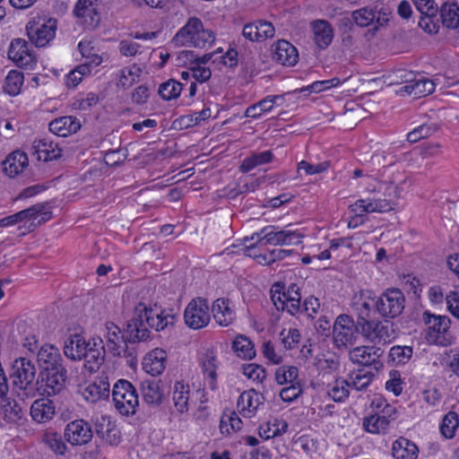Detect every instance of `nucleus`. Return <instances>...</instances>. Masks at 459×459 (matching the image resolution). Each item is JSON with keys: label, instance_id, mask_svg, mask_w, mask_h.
<instances>
[{"label": "nucleus", "instance_id": "obj_1", "mask_svg": "<svg viewBox=\"0 0 459 459\" xmlns=\"http://www.w3.org/2000/svg\"><path fill=\"white\" fill-rule=\"evenodd\" d=\"M175 316L156 304L154 307H148L145 303H138L134 311L132 318L127 322L126 336L122 334L121 329L112 322L105 324L106 346L109 353L120 355L122 345L125 342L135 343L145 341L149 337L151 327L156 331L164 330L167 326L174 325Z\"/></svg>", "mask_w": 459, "mask_h": 459}, {"label": "nucleus", "instance_id": "obj_2", "mask_svg": "<svg viewBox=\"0 0 459 459\" xmlns=\"http://www.w3.org/2000/svg\"><path fill=\"white\" fill-rule=\"evenodd\" d=\"M405 307V296L398 288H389L374 301L375 312L384 319H394L400 316Z\"/></svg>", "mask_w": 459, "mask_h": 459}, {"label": "nucleus", "instance_id": "obj_3", "mask_svg": "<svg viewBox=\"0 0 459 459\" xmlns=\"http://www.w3.org/2000/svg\"><path fill=\"white\" fill-rule=\"evenodd\" d=\"M401 191L397 186L389 184L384 193L385 198H367L357 200L351 205L352 211L361 215L363 212H385L393 210L394 200L400 197Z\"/></svg>", "mask_w": 459, "mask_h": 459}, {"label": "nucleus", "instance_id": "obj_4", "mask_svg": "<svg viewBox=\"0 0 459 459\" xmlns=\"http://www.w3.org/2000/svg\"><path fill=\"white\" fill-rule=\"evenodd\" d=\"M274 226H266L259 232L254 233L250 239L256 240L258 244L274 245V246H291L299 245L302 242L303 235L289 229L275 230Z\"/></svg>", "mask_w": 459, "mask_h": 459}, {"label": "nucleus", "instance_id": "obj_5", "mask_svg": "<svg viewBox=\"0 0 459 459\" xmlns=\"http://www.w3.org/2000/svg\"><path fill=\"white\" fill-rule=\"evenodd\" d=\"M112 397L116 409L123 415H133L139 405L135 387L127 380L120 379L113 386Z\"/></svg>", "mask_w": 459, "mask_h": 459}, {"label": "nucleus", "instance_id": "obj_6", "mask_svg": "<svg viewBox=\"0 0 459 459\" xmlns=\"http://www.w3.org/2000/svg\"><path fill=\"white\" fill-rule=\"evenodd\" d=\"M357 330L366 340L375 343L390 342L395 335L394 324L386 319L357 321Z\"/></svg>", "mask_w": 459, "mask_h": 459}, {"label": "nucleus", "instance_id": "obj_7", "mask_svg": "<svg viewBox=\"0 0 459 459\" xmlns=\"http://www.w3.org/2000/svg\"><path fill=\"white\" fill-rule=\"evenodd\" d=\"M35 376L36 368L31 360L26 358H19L13 362L10 378L15 389L33 391Z\"/></svg>", "mask_w": 459, "mask_h": 459}, {"label": "nucleus", "instance_id": "obj_8", "mask_svg": "<svg viewBox=\"0 0 459 459\" xmlns=\"http://www.w3.org/2000/svg\"><path fill=\"white\" fill-rule=\"evenodd\" d=\"M421 322L426 326L425 339L429 343L438 344L442 343L441 339L448 331L451 325V320L446 316H440L432 314L430 311L426 310L422 313Z\"/></svg>", "mask_w": 459, "mask_h": 459}, {"label": "nucleus", "instance_id": "obj_9", "mask_svg": "<svg viewBox=\"0 0 459 459\" xmlns=\"http://www.w3.org/2000/svg\"><path fill=\"white\" fill-rule=\"evenodd\" d=\"M186 325L194 330L205 327L211 319L208 301L205 299L196 298L186 306L184 313Z\"/></svg>", "mask_w": 459, "mask_h": 459}, {"label": "nucleus", "instance_id": "obj_10", "mask_svg": "<svg viewBox=\"0 0 459 459\" xmlns=\"http://www.w3.org/2000/svg\"><path fill=\"white\" fill-rule=\"evenodd\" d=\"M357 324L348 315L337 316L333 329V338L338 349L347 348L354 343L356 340Z\"/></svg>", "mask_w": 459, "mask_h": 459}, {"label": "nucleus", "instance_id": "obj_11", "mask_svg": "<svg viewBox=\"0 0 459 459\" xmlns=\"http://www.w3.org/2000/svg\"><path fill=\"white\" fill-rule=\"evenodd\" d=\"M93 437L91 425L83 419L68 422L64 429V439L73 446L89 444Z\"/></svg>", "mask_w": 459, "mask_h": 459}, {"label": "nucleus", "instance_id": "obj_12", "mask_svg": "<svg viewBox=\"0 0 459 459\" xmlns=\"http://www.w3.org/2000/svg\"><path fill=\"white\" fill-rule=\"evenodd\" d=\"M384 351L376 346H358L349 351V359L353 364L363 367H371L376 371L384 368L380 358Z\"/></svg>", "mask_w": 459, "mask_h": 459}, {"label": "nucleus", "instance_id": "obj_13", "mask_svg": "<svg viewBox=\"0 0 459 459\" xmlns=\"http://www.w3.org/2000/svg\"><path fill=\"white\" fill-rule=\"evenodd\" d=\"M67 381L66 368L39 372L38 384L39 389L47 396L59 394L65 388Z\"/></svg>", "mask_w": 459, "mask_h": 459}, {"label": "nucleus", "instance_id": "obj_14", "mask_svg": "<svg viewBox=\"0 0 459 459\" xmlns=\"http://www.w3.org/2000/svg\"><path fill=\"white\" fill-rule=\"evenodd\" d=\"M8 57L17 66L25 69H32L37 63L33 51L29 48L26 40L15 39L11 42Z\"/></svg>", "mask_w": 459, "mask_h": 459}, {"label": "nucleus", "instance_id": "obj_15", "mask_svg": "<svg viewBox=\"0 0 459 459\" xmlns=\"http://www.w3.org/2000/svg\"><path fill=\"white\" fill-rule=\"evenodd\" d=\"M28 37L36 47H45L55 38L56 21L49 19L47 22L38 26L35 22H29L26 26Z\"/></svg>", "mask_w": 459, "mask_h": 459}, {"label": "nucleus", "instance_id": "obj_16", "mask_svg": "<svg viewBox=\"0 0 459 459\" xmlns=\"http://www.w3.org/2000/svg\"><path fill=\"white\" fill-rule=\"evenodd\" d=\"M88 345L82 359H84V368L92 373L96 372L103 364L106 348L100 336L91 338L88 341Z\"/></svg>", "mask_w": 459, "mask_h": 459}, {"label": "nucleus", "instance_id": "obj_17", "mask_svg": "<svg viewBox=\"0 0 459 459\" xmlns=\"http://www.w3.org/2000/svg\"><path fill=\"white\" fill-rule=\"evenodd\" d=\"M39 372L59 370L65 368L64 359L59 350L51 344H45L40 347L37 354Z\"/></svg>", "mask_w": 459, "mask_h": 459}, {"label": "nucleus", "instance_id": "obj_18", "mask_svg": "<svg viewBox=\"0 0 459 459\" xmlns=\"http://www.w3.org/2000/svg\"><path fill=\"white\" fill-rule=\"evenodd\" d=\"M195 389L184 381H176L172 387V401L176 410L184 413L195 403Z\"/></svg>", "mask_w": 459, "mask_h": 459}, {"label": "nucleus", "instance_id": "obj_19", "mask_svg": "<svg viewBox=\"0 0 459 459\" xmlns=\"http://www.w3.org/2000/svg\"><path fill=\"white\" fill-rule=\"evenodd\" d=\"M167 352L163 349L156 348L148 352L143 360V369L149 375L156 377L166 368Z\"/></svg>", "mask_w": 459, "mask_h": 459}, {"label": "nucleus", "instance_id": "obj_20", "mask_svg": "<svg viewBox=\"0 0 459 459\" xmlns=\"http://www.w3.org/2000/svg\"><path fill=\"white\" fill-rule=\"evenodd\" d=\"M201 28V20L196 17H191L186 23L176 33L172 39V43L176 47H194V40L198 29Z\"/></svg>", "mask_w": 459, "mask_h": 459}, {"label": "nucleus", "instance_id": "obj_21", "mask_svg": "<svg viewBox=\"0 0 459 459\" xmlns=\"http://www.w3.org/2000/svg\"><path fill=\"white\" fill-rule=\"evenodd\" d=\"M296 48L287 40H279L273 45V59L282 65L291 66L298 62Z\"/></svg>", "mask_w": 459, "mask_h": 459}, {"label": "nucleus", "instance_id": "obj_22", "mask_svg": "<svg viewBox=\"0 0 459 459\" xmlns=\"http://www.w3.org/2000/svg\"><path fill=\"white\" fill-rule=\"evenodd\" d=\"M96 2L97 0H78L74 8V14L77 18L84 19L89 29L96 28L100 22V16L94 7Z\"/></svg>", "mask_w": 459, "mask_h": 459}, {"label": "nucleus", "instance_id": "obj_23", "mask_svg": "<svg viewBox=\"0 0 459 459\" xmlns=\"http://www.w3.org/2000/svg\"><path fill=\"white\" fill-rule=\"evenodd\" d=\"M143 401L150 406H159L162 403L164 394L160 380L145 379L141 382Z\"/></svg>", "mask_w": 459, "mask_h": 459}, {"label": "nucleus", "instance_id": "obj_24", "mask_svg": "<svg viewBox=\"0 0 459 459\" xmlns=\"http://www.w3.org/2000/svg\"><path fill=\"white\" fill-rule=\"evenodd\" d=\"M263 403L264 396L254 389H250L239 395L237 407L242 416L250 418Z\"/></svg>", "mask_w": 459, "mask_h": 459}, {"label": "nucleus", "instance_id": "obj_25", "mask_svg": "<svg viewBox=\"0 0 459 459\" xmlns=\"http://www.w3.org/2000/svg\"><path fill=\"white\" fill-rule=\"evenodd\" d=\"M34 153L38 155L39 160L49 161L61 157L62 150L53 140L44 137L35 140L32 144Z\"/></svg>", "mask_w": 459, "mask_h": 459}, {"label": "nucleus", "instance_id": "obj_26", "mask_svg": "<svg viewBox=\"0 0 459 459\" xmlns=\"http://www.w3.org/2000/svg\"><path fill=\"white\" fill-rule=\"evenodd\" d=\"M56 414V405L48 398L34 401L30 406V416L33 420L44 423L53 419Z\"/></svg>", "mask_w": 459, "mask_h": 459}, {"label": "nucleus", "instance_id": "obj_27", "mask_svg": "<svg viewBox=\"0 0 459 459\" xmlns=\"http://www.w3.org/2000/svg\"><path fill=\"white\" fill-rule=\"evenodd\" d=\"M314 41L320 49L326 48L333 41V29L325 20H316L311 22Z\"/></svg>", "mask_w": 459, "mask_h": 459}, {"label": "nucleus", "instance_id": "obj_28", "mask_svg": "<svg viewBox=\"0 0 459 459\" xmlns=\"http://www.w3.org/2000/svg\"><path fill=\"white\" fill-rule=\"evenodd\" d=\"M29 165V160L25 152L14 151L3 161V170L10 178L22 173Z\"/></svg>", "mask_w": 459, "mask_h": 459}, {"label": "nucleus", "instance_id": "obj_29", "mask_svg": "<svg viewBox=\"0 0 459 459\" xmlns=\"http://www.w3.org/2000/svg\"><path fill=\"white\" fill-rule=\"evenodd\" d=\"M49 131L57 136H67L75 134L81 128L80 121L72 116L56 118L48 125Z\"/></svg>", "mask_w": 459, "mask_h": 459}, {"label": "nucleus", "instance_id": "obj_30", "mask_svg": "<svg viewBox=\"0 0 459 459\" xmlns=\"http://www.w3.org/2000/svg\"><path fill=\"white\" fill-rule=\"evenodd\" d=\"M88 346V342L82 335L74 333L65 341L63 350L68 359L81 360Z\"/></svg>", "mask_w": 459, "mask_h": 459}, {"label": "nucleus", "instance_id": "obj_31", "mask_svg": "<svg viewBox=\"0 0 459 459\" xmlns=\"http://www.w3.org/2000/svg\"><path fill=\"white\" fill-rule=\"evenodd\" d=\"M435 83L433 81L420 76L411 82V84L404 85L399 91L401 94L406 93L408 95H413L414 98H420L431 94L435 91Z\"/></svg>", "mask_w": 459, "mask_h": 459}, {"label": "nucleus", "instance_id": "obj_32", "mask_svg": "<svg viewBox=\"0 0 459 459\" xmlns=\"http://www.w3.org/2000/svg\"><path fill=\"white\" fill-rule=\"evenodd\" d=\"M0 414L7 423H17L23 417L21 405L6 394L0 397Z\"/></svg>", "mask_w": 459, "mask_h": 459}, {"label": "nucleus", "instance_id": "obj_33", "mask_svg": "<svg viewBox=\"0 0 459 459\" xmlns=\"http://www.w3.org/2000/svg\"><path fill=\"white\" fill-rule=\"evenodd\" d=\"M418 446L411 440L400 437L393 443L392 455L394 459H417Z\"/></svg>", "mask_w": 459, "mask_h": 459}, {"label": "nucleus", "instance_id": "obj_34", "mask_svg": "<svg viewBox=\"0 0 459 459\" xmlns=\"http://www.w3.org/2000/svg\"><path fill=\"white\" fill-rule=\"evenodd\" d=\"M374 377V373L362 368L351 371L348 375L346 381L350 389L364 391L372 383Z\"/></svg>", "mask_w": 459, "mask_h": 459}, {"label": "nucleus", "instance_id": "obj_35", "mask_svg": "<svg viewBox=\"0 0 459 459\" xmlns=\"http://www.w3.org/2000/svg\"><path fill=\"white\" fill-rule=\"evenodd\" d=\"M274 155L272 151H264L261 152H252L251 155L246 157L239 166V171L247 173L258 166L268 164L273 161Z\"/></svg>", "mask_w": 459, "mask_h": 459}, {"label": "nucleus", "instance_id": "obj_36", "mask_svg": "<svg viewBox=\"0 0 459 459\" xmlns=\"http://www.w3.org/2000/svg\"><path fill=\"white\" fill-rule=\"evenodd\" d=\"M212 312L215 321L222 326H228L234 319V313L228 299H216L212 304Z\"/></svg>", "mask_w": 459, "mask_h": 459}, {"label": "nucleus", "instance_id": "obj_37", "mask_svg": "<svg viewBox=\"0 0 459 459\" xmlns=\"http://www.w3.org/2000/svg\"><path fill=\"white\" fill-rule=\"evenodd\" d=\"M21 222L24 221H35L39 216L40 220L38 224L49 221L52 217V212L47 208L46 204H37L25 210L17 212Z\"/></svg>", "mask_w": 459, "mask_h": 459}, {"label": "nucleus", "instance_id": "obj_38", "mask_svg": "<svg viewBox=\"0 0 459 459\" xmlns=\"http://www.w3.org/2000/svg\"><path fill=\"white\" fill-rule=\"evenodd\" d=\"M442 24L449 29L459 28V6L456 3L446 2L440 7Z\"/></svg>", "mask_w": 459, "mask_h": 459}, {"label": "nucleus", "instance_id": "obj_39", "mask_svg": "<svg viewBox=\"0 0 459 459\" xmlns=\"http://www.w3.org/2000/svg\"><path fill=\"white\" fill-rule=\"evenodd\" d=\"M390 420L379 413L372 414L363 420V427L366 431L372 434H385L389 429Z\"/></svg>", "mask_w": 459, "mask_h": 459}, {"label": "nucleus", "instance_id": "obj_40", "mask_svg": "<svg viewBox=\"0 0 459 459\" xmlns=\"http://www.w3.org/2000/svg\"><path fill=\"white\" fill-rule=\"evenodd\" d=\"M281 99V97L277 95L267 96L262 100L249 106L245 112V116L247 117L257 118L262 114L272 110L276 101Z\"/></svg>", "mask_w": 459, "mask_h": 459}, {"label": "nucleus", "instance_id": "obj_41", "mask_svg": "<svg viewBox=\"0 0 459 459\" xmlns=\"http://www.w3.org/2000/svg\"><path fill=\"white\" fill-rule=\"evenodd\" d=\"M203 372L206 374L212 382L216 380V369L218 368L217 356L212 349L205 350L199 358Z\"/></svg>", "mask_w": 459, "mask_h": 459}, {"label": "nucleus", "instance_id": "obj_42", "mask_svg": "<svg viewBox=\"0 0 459 459\" xmlns=\"http://www.w3.org/2000/svg\"><path fill=\"white\" fill-rule=\"evenodd\" d=\"M42 442L56 455H64L67 451L62 436L56 431H47L42 437Z\"/></svg>", "mask_w": 459, "mask_h": 459}, {"label": "nucleus", "instance_id": "obj_43", "mask_svg": "<svg viewBox=\"0 0 459 459\" xmlns=\"http://www.w3.org/2000/svg\"><path fill=\"white\" fill-rule=\"evenodd\" d=\"M232 349L238 357L245 359H251L255 355L254 344L248 338L243 335L238 336L233 341Z\"/></svg>", "mask_w": 459, "mask_h": 459}, {"label": "nucleus", "instance_id": "obj_44", "mask_svg": "<svg viewBox=\"0 0 459 459\" xmlns=\"http://www.w3.org/2000/svg\"><path fill=\"white\" fill-rule=\"evenodd\" d=\"M458 427L459 416L455 411H450L443 417L439 429L444 437L451 439L455 436Z\"/></svg>", "mask_w": 459, "mask_h": 459}, {"label": "nucleus", "instance_id": "obj_45", "mask_svg": "<svg viewBox=\"0 0 459 459\" xmlns=\"http://www.w3.org/2000/svg\"><path fill=\"white\" fill-rule=\"evenodd\" d=\"M22 84L23 74L16 70H12L4 79L3 90L10 96H16L20 93Z\"/></svg>", "mask_w": 459, "mask_h": 459}, {"label": "nucleus", "instance_id": "obj_46", "mask_svg": "<svg viewBox=\"0 0 459 459\" xmlns=\"http://www.w3.org/2000/svg\"><path fill=\"white\" fill-rule=\"evenodd\" d=\"M183 90V84L174 79L161 83L159 87V94L165 100H175L179 97Z\"/></svg>", "mask_w": 459, "mask_h": 459}, {"label": "nucleus", "instance_id": "obj_47", "mask_svg": "<svg viewBox=\"0 0 459 459\" xmlns=\"http://www.w3.org/2000/svg\"><path fill=\"white\" fill-rule=\"evenodd\" d=\"M327 394L334 402H343L350 394L346 379H336L332 385L328 386Z\"/></svg>", "mask_w": 459, "mask_h": 459}, {"label": "nucleus", "instance_id": "obj_48", "mask_svg": "<svg viewBox=\"0 0 459 459\" xmlns=\"http://www.w3.org/2000/svg\"><path fill=\"white\" fill-rule=\"evenodd\" d=\"M437 129L438 126L434 123L420 125L407 134V140L410 143H417L421 139L429 137L435 134Z\"/></svg>", "mask_w": 459, "mask_h": 459}, {"label": "nucleus", "instance_id": "obj_49", "mask_svg": "<svg viewBox=\"0 0 459 459\" xmlns=\"http://www.w3.org/2000/svg\"><path fill=\"white\" fill-rule=\"evenodd\" d=\"M351 18L359 27H368L375 22L376 12L371 8L363 7L352 12Z\"/></svg>", "mask_w": 459, "mask_h": 459}, {"label": "nucleus", "instance_id": "obj_50", "mask_svg": "<svg viewBox=\"0 0 459 459\" xmlns=\"http://www.w3.org/2000/svg\"><path fill=\"white\" fill-rule=\"evenodd\" d=\"M370 297H365L363 292H360L359 296H355L353 306L355 309L358 311V319L357 321H365L368 319L371 304L369 302Z\"/></svg>", "mask_w": 459, "mask_h": 459}, {"label": "nucleus", "instance_id": "obj_51", "mask_svg": "<svg viewBox=\"0 0 459 459\" xmlns=\"http://www.w3.org/2000/svg\"><path fill=\"white\" fill-rule=\"evenodd\" d=\"M412 356V348L410 346H394L389 351L390 359L396 365H404Z\"/></svg>", "mask_w": 459, "mask_h": 459}, {"label": "nucleus", "instance_id": "obj_52", "mask_svg": "<svg viewBox=\"0 0 459 459\" xmlns=\"http://www.w3.org/2000/svg\"><path fill=\"white\" fill-rule=\"evenodd\" d=\"M389 84H411L415 79V74L412 71H409L403 68H398L387 75Z\"/></svg>", "mask_w": 459, "mask_h": 459}, {"label": "nucleus", "instance_id": "obj_53", "mask_svg": "<svg viewBox=\"0 0 459 459\" xmlns=\"http://www.w3.org/2000/svg\"><path fill=\"white\" fill-rule=\"evenodd\" d=\"M298 368L296 367H280L275 371V380L279 385H285L293 382L298 377Z\"/></svg>", "mask_w": 459, "mask_h": 459}, {"label": "nucleus", "instance_id": "obj_54", "mask_svg": "<svg viewBox=\"0 0 459 459\" xmlns=\"http://www.w3.org/2000/svg\"><path fill=\"white\" fill-rule=\"evenodd\" d=\"M215 40V35L212 30L204 29L203 22H201V28L198 29V32L195 34L194 40V47L204 48L207 46H211Z\"/></svg>", "mask_w": 459, "mask_h": 459}, {"label": "nucleus", "instance_id": "obj_55", "mask_svg": "<svg viewBox=\"0 0 459 459\" xmlns=\"http://www.w3.org/2000/svg\"><path fill=\"white\" fill-rule=\"evenodd\" d=\"M280 335L281 342L287 350L297 348L301 337L299 331L296 328L283 329Z\"/></svg>", "mask_w": 459, "mask_h": 459}, {"label": "nucleus", "instance_id": "obj_56", "mask_svg": "<svg viewBox=\"0 0 459 459\" xmlns=\"http://www.w3.org/2000/svg\"><path fill=\"white\" fill-rule=\"evenodd\" d=\"M416 9L424 16L430 19L436 16L438 7L433 0H412Z\"/></svg>", "mask_w": 459, "mask_h": 459}, {"label": "nucleus", "instance_id": "obj_57", "mask_svg": "<svg viewBox=\"0 0 459 459\" xmlns=\"http://www.w3.org/2000/svg\"><path fill=\"white\" fill-rule=\"evenodd\" d=\"M242 372L247 377L256 382H262L266 377L265 369L262 366L253 363L244 365Z\"/></svg>", "mask_w": 459, "mask_h": 459}, {"label": "nucleus", "instance_id": "obj_58", "mask_svg": "<svg viewBox=\"0 0 459 459\" xmlns=\"http://www.w3.org/2000/svg\"><path fill=\"white\" fill-rule=\"evenodd\" d=\"M190 70L192 71V78L200 83L206 82L212 76L211 69L202 65L200 62H195L190 66Z\"/></svg>", "mask_w": 459, "mask_h": 459}, {"label": "nucleus", "instance_id": "obj_59", "mask_svg": "<svg viewBox=\"0 0 459 459\" xmlns=\"http://www.w3.org/2000/svg\"><path fill=\"white\" fill-rule=\"evenodd\" d=\"M273 427V428H271L270 423H268L267 429L261 428L260 429H263V433L260 432V436L264 439H269L275 436L281 435V433L286 432L288 424L284 420L280 421L278 420H274Z\"/></svg>", "mask_w": 459, "mask_h": 459}, {"label": "nucleus", "instance_id": "obj_60", "mask_svg": "<svg viewBox=\"0 0 459 459\" xmlns=\"http://www.w3.org/2000/svg\"><path fill=\"white\" fill-rule=\"evenodd\" d=\"M448 312L459 319V291L451 290L445 297Z\"/></svg>", "mask_w": 459, "mask_h": 459}, {"label": "nucleus", "instance_id": "obj_61", "mask_svg": "<svg viewBox=\"0 0 459 459\" xmlns=\"http://www.w3.org/2000/svg\"><path fill=\"white\" fill-rule=\"evenodd\" d=\"M330 166L329 161H324L317 164H310L305 160H302L298 165V170H305L307 175L318 174L325 171Z\"/></svg>", "mask_w": 459, "mask_h": 459}, {"label": "nucleus", "instance_id": "obj_62", "mask_svg": "<svg viewBox=\"0 0 459 459\" xmlns=\"http://www.w3.org/2000/svg\"><path fill=\"white\" fill-rule=\"evenodd\" d=\"M316 367L322 371L333 372L338 369L339 360L334 356L328 358L324 356L323 358L317 359Z\"/></svg>", "mask_w": 459, "mask_h": 459}, {"label": "nucleus", "instance_id": "obj_63", "mask_svg": "<svg viewBox=\"0 0 459 459\" xmlns=\"http://www.w3.org/2000/svg\"><path fill=\"white\" fill-rule=\"evenodd\" d=\"M100 101V98L93 92H89L85 98L77 100L74 106L80 110H87L91 107L97 105Z\"/></svg>", "mask_w": 459, "mask_h": 459}, {"label": "nucleus", "instance_id": "obj_64", "mask_svg": "<svg viewBox=\"0 0 459 459\" xmlns=\"http://www.w3.org/2000/svg\"><path fill=\"white\" fill-rule=\"evenodd\" d=\"M257 25L259 41L273 38L275 32L273 25L265 21L255 22Z\"/></svg>", "mask_w": 459, "mask_h": 459}]
</instances>
